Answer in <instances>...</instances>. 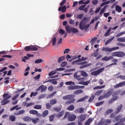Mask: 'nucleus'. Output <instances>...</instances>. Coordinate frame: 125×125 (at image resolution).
I'll return each mask as SVG.
<instances>
[{"mask_svg": "<svg viewBox=\"0 0 125 125\" xmlns=\"http://www.w3.org/2000/svg\"><path fill=\"white\" fill-rule=\"evenodd\" d=\"M51 83L53 84H57V81L55 79L46 80L45 81L43 82V83Z\"/></svg>", "mask_w": 125, "mask_h": 125, "instance_id": "4468645a", "label": "nucleus"}, {"mask_svg": "<svg viewBox=\"0 0 125 125\" xmlns=\"http://www.w3.org/2000/svg\"><path fill=\"white\" fill-rule=\"evenodd\" d=\"M46 106L47 109H51V105H50V104H49V103H47L46 104Z\"/></svg>", "mask_w": 125, "mask_h": 125, "instance_id": "774afa93", "label": "nucleus"}, {"mask_svg": "<svg viewBox=\"0 0 125 125\" xmlns=\"http://www.w3.org/2000/svg\"><path fill=\"white\" fill-rule=\"evenodd\" d=\"M112 94H113V89H110L104 95V98H109Z\"/></svg>", "mask_w": 125, "mask_h": 125, "instance_id": "f8f14e48", "label": "nucleus"}, {"mask_svg": "<svg viewBox=\"0 0 125 125\" xmlns=\"http://www.w3.org/2000/svg\"><path fill=\"white\" fill-rule=\"evenodd\" d=\"M104 104V101H102V102H99L98 103H96L95 104L96 106H97V107L99 106H101V105H102L103 104Z\"/></svg>", "mask_w": 125, "mask_h": 125, "instance_id": "864d4df0", "label": "nucleus"}, {"mask_svg": "<svg viewBox=\"0 0 125 125\" xmlns=\"http://www.w3.org/2000/svg\"><path fill=\"white\" fill-rule=\"evenodd\" d=\"M57 73V71L55 70V71H51L49 73V77L51 76H53V75H55Z\"/></svg>", "mask_w": 125, "mask_h": 125, "instance_id": "09e8293b", "label": "nucleus"}, {"mask_svg": "<svg viewBox=\"0 0 125 125\" xmlns=\"http://www.w3.org/2000/svg\"><path fill=\"white\" fill-rule=\"evenodd\" d=\"M111 55L110 56H105L102 59V61H110V60H112L113 58H114L113 56L116 57H124L125 56V53L124 52H114L111 53Z\"/></svg>", "mask_w": 125, "mask_h": 125, "instance_id": "f03ea898", "label": "nucleus"}, {"mask_svg": "<svg viewBox=\"0 0 125 125\" xmlns=\"http://www.w3.org/2000/svg\"><path fill=\"white\" fill-rule=\"evenodd\" d=\"M34 108L37 110H41L42 109V105H36L34 106Z\"/></svg>", "mask_w": 125, "mask_h": 125, "instance_id": "de8ad7c7", "label": "nucleus"}, {"mask_svg": "<svg viewBox=\"0 0 125 125\" xmlns=\"http://www.w3.org/2000/svg\"><path fill=\"white\" fill-rule=\"evenodd\" d=\"M24 122H31L32 121V118L30 117H25L23 118Z\"/></svg>", "mask_w": 125, "mask_h": 125, "instance_id": "f704fd0d", "label": "nucleus"}, {"mask_svg": "<svg viewBox=\"0 0 125 125\" xmlns=\"http://www.w3.org/2000/svg\"><path fill=\"white\" fill-rule=\"evenodd\" d=\"M57 103V100L56 99H53L50 101V104L51 105H54V104H56Z\"/></svg>", "mask_w": 125, "mask_h": 125, "instance_id": "e433bc0d", "label": "nucleus"}, {"mask_svg": "<svg viewBox=\"0 0 125 125\" xmlns=\"http://www.w3.org/2000/svg\"><path fill=\"white\" fill-rule=\"evenodd\" d=\"M97 41V37H94L93 39H92L90 43L91 45L94 44V42H95Z\"/></svg>", "mask_w": 125, "mask_h": 125, "instance_id": "a19ab883", "label": "nucleus"}, {"mask_svg": "<svg viewBox=\"0 0 125 125\" xmlns=\"http://www.w3.org/2000/svg\"><path fill=\"white\" fill-rule=\"evenodd\" d=\"M117 45L119 46H122V47H125V44L123 43L118 42L117 43Z\"/></svg>", "mask_w": 125, "mask_h": 125, "instance_id": "13d9d810", "label": "nucleus"}, {"mask_svg": "<svg viewBox=\"0 0 125 125\" xmlns=\"http://www.w3.org/2000/svg\"><path fill=\"white\" fill-rule=\"evenodd\" d=\"M83 90L82 89H78L74 92V94L78 95L80 94L81 93H83Z\"/></svg>", "mask_w": 125, "mask_h": 125, "instance_id": "72a5a7b5", "label": "nucleus"}, {"mask_svg": "<svg viewBox=\"0 0 125 125\" xmlns=\"http://www.w3.org/2000/svg\"><path fill=\"white\" fill-rule=\"evenodd\" d=\"M81 76L83 77H88V74L84 71H81Z\"/></svg>", "mask_w": 125, "mask_h": 125, "instance_id": "58836bf2", "label": "nucleus"}, {"mask_svg": "<svg viewBox=\"0 0 125 125\" xmlns=\"http://www.w3.org/2000/svg\"><path fill=\"white\" fill-rule=\"evenodd\" d=\"M68 89L69 90H74V89H77V85L72 86L70 85L68 87Z\"/></svg>", "mask_w": 125, "mask_h": 125, "instance_id": "c756f323", "label": "nucleus"}, {"mask_svg": "<svg viewBox=\"0 0 125 125\" xmlns=\"http://www.w3.org/2000/svg\"><path fill=\"white\" fill-rule=\"evenodd\" d=\"M119 48H120L119 47H114L111 48L106 47L103 48L102 50V51H105L106 52H112V51L117 50V49H119Z\"/></svg>", "mask_w": 125, "mask_h": 125, "instance_id": "1a4fd4ad", "label": "nucleus"}, {"mask_svg": "<svg viewBox=\"0 0 125 125\" xmlns=\"http://www.w3.org/2000/svg\"><path fill=\"white\" fill-rule=\"evenodd\" d=\"M104 69L105 68L104 67H103L98 70L93 71L91 73V75H92V76H98V75L101 74V73L104 71Z\"/></svg>", "mask_w": 125, "mask_h": 125, "instance_id": "9d476101", "label": "nucleus"}, {"mask_svg": "<svg viewBox=\"0 0 125 125\" xmlns=\"http://www.w3.org/2000/svg\"><path fill=\"white\" fill-rule=\"evenodd\" d=\"M65 33V30L61 29L59 31V34L60 35H63V34Z\"/></svg>", "mask_w": 125, "mask_h": 125, "instance_id": "680f3d73", "label": "nucleus"}, {"mask_svg": "<svg viewBox=\"0 0 125 125\" xmlns=\"http://www.w3.org/2000/svg\"><path fill=\"white\" fill-rule=\"evenodd\" d=\"M66 118H67L68 121L69 122H74L77 119V116L75 114H71L69 112H66L63 119L65 120Z\"/></svg>", "mask_w": 125, "mask_h": 125, "instance_id": "39448f33", "label": "nucleus"}, {"mask_svg": "<svg viewBox=\"0 0 125 125\" xmlns=\"http://www.w3.org/2000/svg\"><path fill=\"white\" fill-rule=\"evenodd\" d=\"M77 65H81V66L80 67V69H83L84 68H87V67H89V66H91V63L87 64V62L84 61L83 62L78 63Z\"/></svg>", "mask_w": 125, "mask_h": 125, "instance_id": "6e6552de", "label": "nucleus"}, {"mask_svg": "<svg viewBox=\"0 0 125 125\" xmlns=\"http://www.w3.org/2000/svg\"><path fill=\"white\" fill-rule=\"evenodd\" d=\"M52 45H55V43H56V38H54L52 41Z\"/></svg>", "mask_w": 125, "mask_h": 125, "instance_id": "bf43d9fd", "label": "nucleus"}, {"mask_svg": "<svg viewBox=\"0 0 125 125\" xmlns=\"http://www.w3.org/2000/svg\"><path fill=\"white\" fill-rule=\"evenodd\" d=\"M113 111H114V110H113V109L112 108H110L106 110V111L105 112V114L106 115H109V114H111V113H113Z\"/></svg>", "mask_w": 125, "mask_h": 125, "instance_id": "ea45409f", "label": "nucleus"}, {"mask_svg": "<svg viewBox=\"0 0 125 125\" xmlns=\"http://www.w3.org/2000/svg\"><path fill=\"white\" fill-rule=\"evenodd\" d=\"M29 113L31 115H36L37 117H41V113H39L38 111L36 110H31L29 111Z\"/></svg>", "mask_w": 125, "mask_h": 125, "instance_id": "ddd939ff", "label": "nucleus"}, {"mask_svg": "<svg viewBox=\"0 0 125 125\" xmlns=\"http://www.w3.org/2000/svg\"><path fill=\"white\" fill-rule=\"evenodd\" d=\"M65 114V111L62 110L60 113L58 114H54L51 116H50L49 117V121L50 122H53V120H54V118L55 117L56 118H61V117H62V116H64V114Z\"/></svg>", "mask_w": 125, "mask_h": 125, "instance_id": "423d86ee", "label": "nucleus"}, {"mask_svg": "<svg viewBox=\"0 0 125 125\" xmlns=\"http://www.w3.org/2000/svg\"><path fill=\"white\" fill-rule=\"evenodd\" d=\"M92 3L94 4V5H96V4L98 3V0H93Z\"/></svg>", "mask_w": 125, "mask_h": 125, "instance_id": "69168bd1", "label": "nucleus"}, {"mask_svg": "<svg viewBox=\"0 0 125 125\" xmlns=\"http://www.w3.org/2000/svg\"><path fill=\"white\" fill-rule=\"evenodd\" d=\"M105 86H106V85H104L103 86H96V87L93 88V90H95L96 89H102V88H104Z\"/></svg>", "mask_w": 125, "mask_h": 125, "instance_id": "7c9ffc66", "label": "nucleus"}, {"mask_svg": "<svg viewBox=\"0 0 125 125\" xmlns=\"http://www.w3.org/2000/svg\"><path fill=\"white\" fill-rule=\"evenodd\" d=\"M18 106H19L18 105H16V106H15L13 107H11L10 108V111H13V110H15V109L17 111H18V110H20V109H21V107H18Z\"/></svg>", "mask_w": 125, "mask_h": 125, "instance_id": "4be33fe9", "label": "nucleus"}, {"mask_svg": "<svg viewBox=\"0 0 125 125\" xmlns=\"http://www.w3.org/2000/svg\"><path fill=\"white\" fill-rule=\"evenodd\" d=\"M24 50L25 51H30L31 50V46H27L24 47Z\"/></svg>", "mask_w": 125, "mask_h": 125, "instance_id": "3c124183", "label": "nucleus"}, {"mask_svg": "<svg viewBox=\"0 0 125 125\" xmlns=\"http://www.w3.org/2000/svg\"><path fill=\"white\" fill-rule=\"evenodd\" d=\"M86 23V18H83L79 24L80 29L82 30H84V31H86L87 29L89 28V26H90V24H88L85 25Z\"/></svg>", "mask_w": 125, "mask_h": 125, "instance_id": "7ed1b4c3", "label": "nucleus"}, {"mask_svg": "<svg viewBox=\"0 0 125 125\" xmlns=\"http://www.w3.org/2000/svg\"><path fill=\"white\" fill-rule=\"evenodd\" d=\"M117 41L120 42H125V37L118 38Z\"/></svg>", "mask_w": 125, "mask_h": 125, "instance_id": "c9c22d12", "label": "nucleus"}, {"mask_svg": "<svg viewBox=\"0 0 125 125\" xmlns=\"http://www.w3.org/2000/svg\"><path fill=\"white\" fill-rule=\"evenodd\" d=\"M117 78H119V79H121V80H125V76L120 75L118 76Z\"/></svg>", "mask_w": 125, "mask_h": 125, "instance_id": "338daca9", "label": "nucleus"}, {"mask_svg": "<svg viewBox=\"0 0 125 125\" xmlns=\"http://www.w3.org/2000/svg\"><path fill=\"white\" fill-rule=\"evenodd\" d=\"M63 60H65V57L62 56L59 58L58 62V63H61Z\"/></svg>", "mask_w": 125, "mask_h": 125, "instance_id": "37998d69", "label": "nucleus"}, {"mask_svg": "<svg viewBox=\"0 0 125 125\" xmlns=\"http://www.w3.org/2000/svg\"><path fill=\"white\" fill-rule=\"evenodd\" d=\"M90 2V0H87L86 1L84 2L83 0H80L79 2V4H88V3H89Z\"/></svg>", "mask_w": 125, "mask_h": 125, "instance_id": "b1692460", "label": "nucleus"}, {"mask_svg": "<svg viewBox=\"0 0 125 125\" xmlns=\"http://www.w3.org/2000/svg\"><path fill=\"white\" fill-rule=\"evenodd\" d=\"M72 27H70V26H67L65 27V30L68 34H70V33L72 32Z\"/></svg>", "mask_w": 125, "mask_h": 125, "instance_id": "393cba45", "label": "nucleus"}, {"mask_svg": "<svg viewBox=\"0 0 125 125\" xmlns=\"http://www.w3.org/2000/svg\"><path fill=\"white\" fill-rule=\"evenodd\" d=\"M31 51H37L38 50V48L35 46H30Z\"/></svg>", "mask_w": 125, "mask_h": 125, "instance_id": "c03bdc74", "label": "nucleus"}, {"mask_svg": "<svg viewBox=\"0 0 125 125\" xmlns=\"http://www.w3.org/2000/svg\"><path fill=\"white\" fill-rule=\"evenodd\" d=\"M10 102V101H4V100H3L1 102V104L2 105H6V104H8V103H9Z\"/></svg>", "mask_w": 125, "mask_h": 125, "instance_id": "79ce46f5", "label": "nucleus"}, {"mask_svg": "<svg viewBox=\"0 0 125 125\" xmlns=\"http://www.w3.org/2000/svg\"><path fill=\"white\" fill-rule=\"evenodd\" d=\"M118 99V97H116L115 98H112L109 101H108V104H112L114 101H116Z\"/></svg>", "mask_w": 125, "mask_h": 125, "instance_id": "a878e982", "label": "nucleus"}, {"mask_svg": "<svg viewBox=\"0 0 125 125\" xmlns=\"http://www.w3.org/2000/svg\"><path fill=\"white\" fill-rule=\"evenodd\" d=\"M83 111H84V108H83V107H81L76 109L75 110V113H80V114H83Z\"/></svg>", "mask_w": 125, "mask_h": 125, "instance_id": "aec40b11", "label": "nucleus"}, {"mask_svg": "<svg viewBox=\"0 0 125 125\" xmlns=\"http://www.w3.org/2000/svg\"><path fill=\"white\" fill-rule=\"evenodd\" d=\"M32 123L34 124V125H36L38 122H40V119L36 118L35 119L34 118H32L31 120Z\"/></svg>", "mask_w": 125, "mask_h": 125, "instance_id": "c85d7f7f", "label": "nucleus"}, {"mask_svg": "<svg viewBox=\"0 0 125 125\" xmlns=\"http://www.w3.org/2000/svg\"><path fill=\"white\" fill-rule=\"evenodd\" d=\"M56 91L53 92L52 93L48 95L49 97H53V96L56 94Z\"/></svg>", "mask_w": 125, "mask_h": 125, "instance_id": "0e129e2a", "label": "nucleus"}, {"mask_svg": "<svg viewBox=\"0 0 125 125\" xmlns=\"http://www.w3.org/2000/svg\"><path fill=\"white\" fill-rule=\"evenodd\" d=\"M102 92H103V90H99L96 91V92L95 93V94L96 95H97V96H99V95H100V94H101L102 93Z\"/></svg>", "mask_w": 125, "mask_h": 125, "instance_id": "a18cd8bd", "label": "nucleus"}, {"mask_svg": "<svg viewBox=\"0 0 125 125\" xmlns=\"http://www.w3.org/2000/svg\"><path fill=\"white\" fill-rule=\"evenodd\" d=\"M82 61H83L82 59L79 58L78 60L73 62H72V65H78V63H79V62H82Z\"/></svg>", "mask_w": 125, "mask_h": 125, "instance_id": "5701e85b", "label": "nucleus"}, {"mask_svg": "<svg viewBox=\"0 0 125 125\" xmlns=\"http://www.w3.org/2000/svg\"><path fill=\"white\" fill-rule=\"evenodd\" d=\"M78 125H83V123L84 122L86 119V115L85 114H82L78 117Z\"/></svg>", "mask_w": 125, "mask_h": 125, "instance_id": "0eeeda50", "label": "nucleus"}, {"mask_svg": "<svg viewBox=\"0 0 125 125\" xmlns=\"http://www.w3.org/2000/svg\"><path fill=\"white\" fill-rule=\"evenodd\" d=\"M123 105L122 104H121L119 106H118L117 108L116 109L115 114H119V113H120L121 111H122V109H123Z\"/></svg>", "mask_w": 125, "mask_h": 125, "instance_id": "6ab92c4d", "label": "nucleus"}, {"mask_svg": "<svg viewBox=\"0 0 125 125\" xmlns=\"http://www.w3.org/2000/svg\"><path fill=\"white\" fill-rule=\"evenodd\" d=\"M67 65V62H62L61 64V67H65V66H66Z\"/></svg>", "mask_w": 125, "mask_h": 125, "instance_id": "e2e57ef3", "label": "nucleus"}, {"mask_svg": "<svg viewBox=\"0 0 125 125\" xmlns=\"http://www.w3.org/2000/svg\"><path fill=\"white\" fill-rule=\"evenodd\" d=\"M9 120H10L11 122H15L16 120V117L13 115H11L9 116Z\"/></svg>", "mask_w": 125, "mask_h": 125, "instance_id": "412c9836", "label": "nucleus"}, {"mask_svg": "<svg viewBox=\"0 0 125 125\" xmlns=\"http://www.w3.org/2000/svg\"><path fill=\"white\" fill-rule=\"evenodd\" d=\"M67 9V7H66V6H60L59 9L58 11H61L62 13H65L66 12V10Z\"/></svg>", "mask_w": 125, "mask_h": 125, "instance_id": "a211bd4d", "label": "nucleus"}, {"mask_svg": "<svg viewBox=\"0 0 125 125\" xmlns=\"http://www.w3.org/2000/svg\"><path fill=\"white\" fill-rule=\"evenodd\" d=\"M114 39H115V37H112L111 39L108 40L107 41H106V42H105V45H107V44L110 43V42H111L112 41H113V40H114Z\"/></svg>", "mask_w": 125, "mask_h": 125, "instance_id": "49530a36", "label": "nucleus"}, {"mask_svg": "<svg viewBox=\"0 0 125 125\" xmlns=\"http://www.w3.org/2000/svg\"><path fill=\"white\" fill-rule=\"evenodd\" d=\"M111 30H112V28L109 27L108 30L106 31V32L104 34V37H108L109 36V34L111 32Z\"/></svg>", "mask_w": 125, "mask_h": 125, "instance_id": "cd10ccee", "label": "nucleus"}, {"mask_svg": "<svg viewBox=\"0 0 125 125\" xmlns=\"http://www.w3.org/2000/svg\"><path fill=\"white\" fill-rule=\"evenodd\" d=\"M112 62H113V63L107 65L105 68H108V67H110V66H113V65H117V62H118V59H112Z\"/></svg>", "mask_w": 125, "mask_h": 125, "instance_id": "f3484780", "label": "nucleus"}, {"mask_svg": "<svg viewBox=\"0 0 125 125\" xmlns=\"http://www.w3.org/2000/svg\"><path fill=\"white\" fill-rule=\"evenodd\" d=\"M48 115V110H46L42 113V118H45V117H46V116H47Z\"/></svg>", "mask_w": 125, "mask_h": 125, "instance_id": "473e14b6", "label": "nucleus"}, {"mask_svg": "<svg viewBox=\"0 0 125 125\" xmlns=\"http://www.w3.org/2000/svg\"><path fill=\"white\" fill-rule=\"evenodd\" d=\"M74 78L79 82L78 84L87 85L90 83V80L87 81V78L82 77V71L76 72L74 74Z\"/></svg>", "mask_w": 125, "mask_h": 125, "instance_id": "f257e3e1", "label": "nucleus"}, {"mask_svg": "<svg viewBox=\"0 0 125 125\" xmlns=\"http://www.w3.org/2000/svg\"><path fill=\"white\" fill-rule=\"evenodd\" d=\"M67 110L68 111H74L75 110V106L74 105H70L69 107H67Z\"/></svg>", "mask_w": 125, "mask_h": 125, "instance_id": "bb28decb", "label": "nucleus"}, {"mask_svg": "<svg viewBox=\"0 0 125 125\" xmlns=\"http://www.w3.org/2000/svg\"><path fill=\"white\" fill-rule=\"evenodd\" d=\"M54 111H55L56 112H60V111H61V108L59 107H55L53 108Z\"/></svg>", "mask_w": 125, "mask_h": 125, "instance_id": "6e6d98bb", "label": "nucleus"}, {"mask_svg": "<svg viewBox=\"0 0 125 125\" xmlns=\"http://www.w3.org/2000/svg\"><path fill=\"white\" fill-rule=\"evenodd\" d=\"M125 81H124L115 85L114 86V88H118V87H122V86H125Z\"/></svg>", "mask_w": 125, "mask_h": 125, "instance_id": "dca6fc26", "label": "nucleus"}, {"mask_svg": "<svg viewBox=\"0 0 125 125\" xmlns=\"http://www.w3.org/2000/svg\"><path fill=\"white\" fill-rule=\"evenodd\" d=\"M83 17V14H79L77 16V18L78 19H82Z\"/></svg>", "mask_w": 125, "mask_h": 125, "instance_id": "052dcab7", "label": "nucleus"}, {"mask_svg": "<svg viewBox=\"0 0 125 125\" xmlns=\"http://www.w3.org/2000/svg\"><path fill=\"white\" fill-rule=\"evenodd\" d=\"M85 6H86V5H82V6H81L78 8V9H79V10H80L81 11H83V9L84 8V7H85Z\"/></svg>", "mask_w": 125, "mask_h": 125, "instance_id": "5fc2aeb1", "label": "nucleus"}, {"mask_svg": "<svg viewBox=\"0 0 125 125\" xmlns=\"http://www.w3.org/2000/svg\"><path fill=\"white\" fill-rule=\"evenodd\" d=\"M74 97H75V96H74L73 94L67 95L63 96L62 97V99L63 100H68L69 99H71L70 100L66 101V104H71L72 103H74V102L76 101V99H74Z\"/></svg>", "mask_w": 125, "mask_h": 125, "instance_id": "20e7f679", "label": "nucleus"}, {"mask_svg": "<svg viewBox=\"0 0 125 125\" xmlns=\"http://www.w3.org/2000/svg\"><path fill=\"white\" fill-rule=\"evenodd\" d=\"M11 95H9V94L8 93H5L3 95L4 101H7V100H8V99H10V98H11Z\"/></svg>", "mask_w": 125, "mask_h": 125, "instance_id": "2eb2a0df", "label": "nucleus"}, {"mask_svg": "<svg viewBox=\"0 0 125 125\" xmlns=\"http://www.w3.org/2000/svg\"><path fill=\"white\" fill-rule=\"evenodd\" d=\"M115 9L116 10V11H117L118 12H122V7L120 6L119 5H116L115 7Z\"/></svg>", "mask_w": 125, "mask_h": 125, "instance_id": "2f4dec72", "label": "nucleus"}, {"mask_svg": "<svg viewBox=\"0 0 125 125\" xmlns=\"http://www.w3.org/2000/svg\"><path fill=\"white\" fill-rule=\"evenodd\" d=\"M95 98V96L94 95H93L90 97V98L88 100V102H91Z\"/></svg>", "mask_w": 125, "mask_h": 125, "instance_id": "603ef678", "label": "nucleus"}, {"mask_svg": "<svg viewBox=\"0 0 125 125\" xmlns=\"http://www.w3.org/2000/svg\"><path fill=\"white\" fill-rule=\"evenodd\" d=\"M86 99H87V97H84L83 98L78 100L76 102H83V101L86 100Z\"/></svg>", "mask_w": 125, "mask_h": 125, "instance_id": "4c0bfd02", "label": "nucleus"}, {"mask_svg": "<svg viewBox=\"0 0 125 125\" xmlns=\"http://www.w3.org/2000/svg\"><path fill=\"white\" fill-rule=\"evenodd\" d=\"M46 89H47V86L42 85L38 88L37 91H40L41 90V92H45Z\"/></svg>", "mask_w": 125, "mask_h": 125, "instance_id": "9b49d317", "label": "nucleus"}, {"mask_svg": "<svg viewBox=\"0 0 125 125\" xmlns=\"http://www.w3.org/2000/svg\"><path fill=\"white\" fill-rule=\"evenodd\" d=\"M42 59H38L35 60V63L36 64H39V63H42Z\"/></svg>", "mask_w": 125, "mask_h": 125, "instance_id": "4d7b16f0", "label": "nucleus"}, {"mask_svg": "<svg viewBox=\"0 0 125 125\" xmlns=\"http://www.w3.org/2000/svg\"><path fill=\"white\" fill-rule=\"evenodd\" d=\"M71 32L75 34L76 33H78L79 32V30L77 28L71 27Z\"/></svg>", "mask_w": 125, "mask_h": 125, "instance_id": "8fccbe9b", "label": "nucleus"}]
</instances>
